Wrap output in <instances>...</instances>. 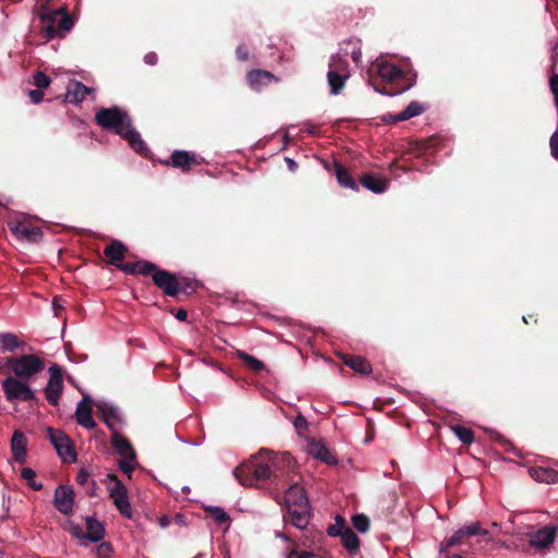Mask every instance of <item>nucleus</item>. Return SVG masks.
<instances>
[{"instance_id": "6e6552de", "label": "nucleus", "mask_w": 558, "mask_h": 558, "mask_svg": "<svg viewBox=\"0 0 558 558\" xmlns=\"http://www.w3.org/2000/svg\"><path fill=\"white\" fill-rule=\"evenodd\" d=\"M108 480L112 482V485L108 487L109 496L113 501V505L119 510L120 514L132 519V507L128 496V489L125 485L119 480L116 474H108Z\"/></svg>"}, {"instance_id": "9b49d317", "label": "nucleus", "mask_w": 558, "mask_h": 558, "mask_svg": "<svg viewBox=\"0 0 558 558\" xmlns=\"http://www.w3.org/2000/svg\"><path fill=\"white\" fill-rule=\"evenodd\" d=\"M2 389L5 393V398L8 401L13 400H23L31 401L34 400L35 393L31 389V387L22 383V379H17L15 377L9 376L2 381Z\"/></svg>"}, {"instance_id": "09e8293b", "label": "nucleus", "mask_w": 558, "mask_h": 558, "mask_svg": "<svg viewBox=\"0 0 558 558\" xmlns=\"http://www.w3.org/2000/svg\"><path fill=\"white\" fill-rule=\"evenodd\" d=\"M118 269L128 274V275H136V262L134 263H120L117 266Z\"/></svg>"}, {"instance_id": "49530a36", "label": "nucleus", "mask_w": 558, "mask_h": 558, "mask_svg": "<svg viewBox=\"0 0 558 558\" xmlns=\"http://www.w3.org/2000/svg\"><path fill=\"white\" fill-rule=\"evenodd\" d=\"M550 154L558 161V131H555L549 140Z\"/></svg>"}, {"instance_id": "0e129e2a", "label": "nucleus", "mask_w": 558, "mask_h": 558, "mask_svg": "<svg viewBox=\"0 0 558 558\" xmlns=\"http://www.w3.org/2000/svg\"><path fill=\"white\" fill-rule=\"evenodd\" d=\"M532 317H533L532 315H529V318H527V317H525V316H523V320H524V323H525V324H529V322H531V318H532Z\"/></svg>"}, {"instance_id": "f3484780", "label": "nucleus", "mask_w": 558, "mask_h": 558, "mask_svg": "<svg viewBox=\"0 0 558 558\" xmlns=\"http://www.w3.org/2000/svg\"><path fill=\"white\" fill-rule=\"evenodd\" d=\"M177 279L178 276L165 269H160L154 274L153 282L166 295L177 298Z\"/></svg>"}, {"instance_id": "0eeeda50", "label": "nucleus", "mask_w": 558, "mask_h": 558, "mask_svg": "<svg viewBox=\"0 0 558 558\" xmlns=\"http://www.w3.org/2000/svg\"><path fill=\"white\" fill-rule=\"evenodd\" d=\"M350 77L349 63L340 57H332L329 63L327 81L332 95H339Z\"/></svg>"}, {"instance_id": "774afa93", "label": "nucleus", "mask_w": 558, "mask_h": 558, "mask_svg": "<svg viewBox=\"0 0 558 558\" xmlns=\"http://www.w3.org/2000/svg\"><path fill=\"white\" fill-rule=\"evenodd\" d=\"M4 367H7L5 363H4V364H1V363H0V373H3V372H4Z\"/></svg>"}, {"instance_id": "b1692460", "label": "nucleus", "mask_w": 558, "mask_h": 558, "mask_svg": "<svg viewBox=\"0 0 558 558\" xmlns=\"http://www.w3.org/2000/svg\"><path fill=\"white\" fill-rule=\"evenodd\" d=\"M126 253L128 246L119 240H112L104 250V255L108 262L116 267L123 262Z\"/></svg>"}, {"instance_id": "dca6fc26", "label": "nucleus", "mask_w": 558, "mask_h": 558, "mask_svg": "<svg viewBox=\"0 0 558 558\" xmlns=\"http://www.w3.org/2000/svg\"><path fill=\"white\" fill-rule=\"evenodd\" d=\"M76 422L87 429L96 427V423L93 418V400L89 396L84 395L82 400L78 402L75 411Z\"/></svg>"}, {"instance_id": "412c9836", "label": "nucleus", "mask_w": 558, "mask_h": 558, "mask_svg": "<svg viewBox=\"0 0 558 558\" xmlns=\"http://www.w3.org/2000/svg\"><path fill=\"white\" fill-rule=\"evenodd\" d=\"M426 107L418 101H411L407 108L398 114H386L383 120L387 123H397L422 114Z\"/></svg>"}, {"instance_id": "58836bf2", "label": "nucleus", "mask_w": 558, "mask_h": 558, "mask_svg": "<svg viewBox=\"0 0 558 558\" xmlns=\"http://www.w3.org/2000/svg\"><path fill=\"white\" fill-rule=\"evenodd\" d=\"M159 270V267L148 260L136 262V275L150 276L154 279V274Z\"/></svg>"}, {"instance_id": "13d9d810", "label": "nucleus", "mask_w": 558, "mask_h": 558, "mask_svg": "<svg viewBox=\"0 0 558 558\" xmlns=\"http://www.w3.org/2000/svg\"><path fill=\"white\" fill-rule=\"evenodd\" d=\"M361 57H362V51H361V49H360V48L354 49V50L352 51V53H351V58H352V60H353L354 62H356V63H357V62H360Z\"/></svg>"}, {"instance_id": "bf43d9fd", "label": "nucleus", "mask_w": 558, "mask_h": 558, "mask_svg": "<svg viewBox=\"0 0 558 558\" xmlns=\"http://www.w3.org/2000/svg\"><path fill=\"white\" fill-rule=\"evenodd\" d=\"M284 160L290 171H295L298 169V163L293 159L286 157Z\"/></svg>"}, {"instance_id": "a19ab883", "label": "nucleus", "mask_w": 558, "mask_h": 558, "mask_svg": "<svg viewBox=\"0 0 558 558\" xmlns=\"http://www.w3.org/2000/svg\"><path fill=\"white\" fill-rule=\"evenodd\" d=\"M21 476L25 481H27L28 486L34 490H41L43 484L35 481L36 473L31 468H23L21 471Z\"/></svg>"}, {"instance_id": "c85d7f7f", "label": "nucleus", "mask_w": 558, "mask_h": 558, "mask_svg": "<svg viewBox=\"0 0 558 558\" xmlns=\"http://www.w3.org/2000/svg\"><path fill=\"white\" fill-rule=\"evenodd\" d=\"M98 413L101 417V420L105 422V424L108 426V428L113 433L116 430L114 424L121 422V416L119 414V411L117 408L101 402L97 404Z\"/></svg>"}, {"instance_id": "a878e982", "label": "nucleus", "mask_w": 558, "mask_h": 558, "mask_svg": "<svg viewBox=\"0 0 558 558\" xmlns=\"http://www.w3.org/2000/svg\"><path fill=\"white\" fill-rule=\"evenodd\" d=\"M246 81L250 87L254 90H260L264 86L272 81H277L275 75L265 70H252L246 75Z\"/></svg>"}, {"instance_id": "39448f33", "label": "nucleus", "mask_w": 558, "mask_h": 558, "mask_svg": "<svg viewBox=\"0 0 558 558\" xmlns=\"http://www.w3.org/2000/svg\"><path fill=\"white\" fill-rule=\"evenodd\" d=\"M284 501L290 515L291 523L303 530L310 522V502L307 495L298 482H293L286 490Z\"/></svg>"}, {"instance_id": "e433bc0d", "label": "nucleus", "mask_w": 558, "mask_h": 558, "mask_svg": "<svg viewBox=\"0 0 558 558\" xmlns=\"http://www.w3.org/2000/svg\"><path fill=\"white\" fill-rule=\"evenodd\" d=\"M450 429L453 434L465 445H471L474 441V432L462 425H450Z\"/></svg>"}, {"instance_id": "6e6d98bb", "label": "nucleus", "mask_w": 558, "mask_h": 558, "mask_svg": "<svg viewBox=\"0 0 558 558\" xmlns=\"http://www.w3.org/2000/svg\"><path fill=\"white\" fill-rule=\"evenodd\" d=\"M175 317L177 319H179L180 322H185L187 319V312L183 308H180L178 310V312L175 313Z\"/></svg>"}, {"instance_id": "393cba45", "label": "nucleus", "mask_w": 558, "mask_h": 558, "mask_svg": "<svg viewBox=\"0 0 558 558\" xmlns=\"http://www.w3.org/2000/svg\"><path fill=\"white\" fill-rule=\"evenodd\" d=\"M26 446L27 439L25 435L21 430H15L11 439V450L13 459L20 464H23L26 461Z\"/></svg>"}, {"instance_id": "f03ea898", "label": "nucleus", "mask_w": 558, "mask_h": 558, "mask_svg": "<svg viewBox=\"0 0 558 558\" xmlns=\"http://www.w3.org/2000/svg\"><path fill=\"white\" fill-rule=\"evenodd\" d=\"M95 122L104 130L111 131L126 140L130 147L138 154L148 150L141 134L133 128L130 114L118 106L100 108L95 114Z\"/></svg>"}, {"instance_id": "de8ad7c7", "label": "nucleus", "mask_w": 558, "mask_h": 558, "mask_svg": "<svg viewBox=\"0 0 558 558\" xmlns=\"http://www.w3.org/2000/svg\"><path fill=\"white\" fill-rule=\"evenodd\" d=\"M235 56L239 61H246L250 58V51L246 45L238 46L235 50Z\"/></svg>"}, {"instance_id": "f257e3e1", "label": "nucleus", "mask_w": 558, "mask_h": 558, "mask_svg": "<svg viewBox=\"0 0 558 558\" xmlns=\"http://www.w3.org/2000/svg\"><path fill=\"white\" fill-rule=\"evenodd\" d=\"M293 468V459L289 453L270 456L268 451L260 450L258 454L233 470L235 478L244 486H260L267 481L278 484L280 477L289 475Z\"/></svg>"}, {"instance_id": "2eb2a0df", "label": "nucleus", "mask_w": 558, "mask_h": 558, "mask_svg": "<svg viewBox=\"0 0 558 558\" xmlns=\"http://www.w3.org/2000/svg\"><path fill=\"white\" fill-rule=\"evenodd\" d=\"M74 490L71 486L59 485L54 490L53 505L62 514L69 515L73 511Z\"/></svg>"}, {"instance_id": "423d86ee", "label": "nucleus", "mask_w": 558, "mask_h": 558, "mask_svg": "<svg viewBox=\"0 0 558 558\" xmlns=\"http://www.w3.org/2000/svg\"><path fill=\"white\" fill-rule=\"evenodd\" d=\"M7 367L11 368L15 378L27 380L45 368L44 361L35 354H24L22 356H9L5 360Z\"/></svg>"}, {"instance_id": "ddd939ff", "label": "nucleus", "mask_w": 558, "mask_h": 558, "mask_svg": "<svg viewBox=\"0 0 558 558\" xmlns=\"http://www.w3.org/2000/svg\"><path fill=\"white\" fill-rule=\"evenodd\" d=\"M557 533L558 526L549 524L541 527L537 531L529 532L526 536L531 546L536 549H545L554 543Z\"/></svg>"}, {"instance_id": "338daca9", "label": "nucleus", "mask_w": 558, "mask_h": 558, "mask_svg": "<svg viewBox=\"0 0 558 558\" xmlns=\"http://www.w3.org/2000/svg\"><path fill=\"white\" fill-rule=\"evenodd\" d=\"M532 317H533L532 315H529V318H527V317H525V316H523V320H524V323H525V324H529V322H531V318H532Z\"/></svg>"}, {"instance_id": "4c0bfd02", "label": "nucleus", "mask_w": 558, "mask_h": 558, "mask_svg": "<svg viewBox=\"0 0 558 558\" xmlns=\"http://www.w3.org/2000/svg\"><path fill=\"white\" fill-rule=\"evenodd\" d=\"M238 356L245 364L246 367H248L255 373L260 372L265 368V364L262 361L254 357L253 355H250L244 351H239Z\"/></svg>"}, {"instance_id": "bb28decb", "label": "nucleus", "mask_w": 558, "mask_h": 558, "mask_svg": "<svg viewBox=\"0 0 558 558\" xmlns=\"http://www.w3.org/2000/svg\"><path fill=\"white\" fill-rule=\"evenodd\" d=\"M308 453L328 465L338 463L333 453L323 441H312L308 446Z\"/></svg>"}, {"instance_id": "1a4fd4ad", "label": "nucleus", "mask_w": 558, "mask_h": 558, "mask_svg": "<svg viewBox=\"0 0 558 558\" xmlns=\"http://www.w3.org/2000/svg\"><path fill=\"white\" fill-rule=\"evenodd\" d=\"M86 531L75 523H70L69 532L72 536L78 539H87L92 543H97L105 537L106 530L104 523L95 519L94 517H86Z\"/></svg>"}, {"instance_id": "4be33fe9", "label": "nucleus", "mask_w": 558, "mask_h": 558, "mask_svg": "<svg viewBox=\"0 0 558 558\" xmlns=\"http://www.w3.org/2000/svg\"><path fill=\"white\" fill-rule=\"evenodd\" d=\"M93 93V88L85 86L82 82L74 81L69 85L66 93L62 96V101L78 104L83 101L87 95Z\"/></svg>"}, {"instance_id": "5701e85b", "label": "nucleus", "mask_w": 558, "mask_h": 558, "mask_svg": "<svg viewBox=\"0 0 558 558\" xmlns=\"http://www.w3.org/2000/svg\"><path fill=\"white\" fill-rule=\"evenodd\" d=\"M111 445L121 458L136 460V453L131 441L117 430H113L111 435Z\"/></svg>"}, {"instance_id": "473e14b6", "label": "nucleus", "mask_w": 558, "mask_h": 558, "mask_svg": "<svg viewBox=\"0 0 558 558\" xmlns=\"http://www.w3.org/2000/svg\"><path fill=\"white\" fill-rule=\"evenodd\" d=\"M23 344L14 333H0V349L2 351L13 352L15 349L23 347Z\"/></svg>"}, {"instance_id": "37998d69", "label": "nucleus", "mask_w": 558, "mask_h": 558, "mask_svg": "<svg viewBox=\"0 0 558 558\" xmlns=\"http://www.w3.org/2000/svg\"><path fill=\"white\" fill-rule=\"evenodd\" d=\"M51 83L50 77L41 71H36L33 75V84L39 88H47Z\"/></svg>"}, {"instance_id": "4468645a", "label": "nucleus", "mask_w": 558, "mask_h": 558, "mask_svg": "<svg viewBox=\"0 0 558 558\" xmlns=\"http://www.w3.org/2000/svg\"><path fill=\"white\" fill-rule=\"evenodd\" d=\"M9 229L16 239L25 240L31 243H38L44 235L39 227L26 221L9 223Z\"/></svg>"}, {"instance_id": "cd10ccee", "label": "nucleus", "mask_w": 558, "mask_h": 558, "mask_svg": "<svg viewBox=\"0 0 558 558\" xmlns=\"http://www.w3.org/2000/svg\"><path fill=\"white\" fill-rule=\"evenodd\" d=\"M343 364L362 375H369L373 371L371 363L361 355L341 354Z\"/></svg>"}, {"instance_id": "aec40b11", "label": "nucleus", "mask_w": 558, "mask_h": 558, "mask_svg": "<svg viewBox=\"0 0 558 558\" xmlns=\"http://www.w3.org/2000/svg\"><path fill=\"white\" fill-rule=\"evenodd\" d=\"M550 46V71L551 74L549 76L548 83H549V89L554 96L555 105H558V74L555 73L556 64H557V57H558V36H554L549 40Z\"/></svg>"}, {"instance_id": "72a5a7b5", "label": "nucleus", "mask_w": 558, "mask_h": 558, "mask_svg": "<svg viewBox=\"0 0 558 558\" xmlns=\"http://www.w3.org/2000/svg\"><path fill=\"white\" fill-rule=\"evenodd\" d=\"M197 289V282L186 277H178L177 279V298L179 294L191 295Z\"/></svg>"}, {"instance_id": "79ce46f5", "label": "nucleus", "mask_w": 558, "mask_h": 558, "mask_svg": "<svg viewBox=\"0 0 558 558\" xmlns=\"http://www.w3.org/2000/svg\"><path fill=\"white\" fill-rule=\"evenodd\" d=\"M353 526L361 533H365L369 529V519L365 514H355L352 518Z\"/></svg>"}, {"instance_id": "2f4dec72", "label": "nucleus", "mask_w": 558, "mask_h": 558, "mask_svg": "<svg viewBox=\"0 0 558 558\" xmlns=\"http://www.w3.org/2000/svg\"><path fill=\"white\" fill-rule=\"evenodd\" d=\"M335 174L339 184L343 187L359 191V185L351 177L350 172L340 162H335Z\"/></svg>"}, {"instance_id": "e2e57ef3", "label": "nucleus", "mask_w": 558, "mask_h": 558, "mask_svg": "<svg viewBox=\"0 0 558 558\" xmlns=\"http://www.w3.org/2000/svg\"><path fill=\"white\" fill-rule=\"evenodd\" d=\"M158 521L161 527H166L169 524V518L167 515H161Z\"/></svg>"}, {"instance_id": "6ab92c4d", "label": "nucleus", "mask_w": 558, "mask_h": 558, "mask_svg": "<svg viewBox=\"0 0 558 558\" xmlns=\"http://www.w3.org/2000/svg\"><path fill=\"white\" fill-rule=\"evenodd\" d=\"M488 531L483 529L481 522H472L471 524L463 525L460 527L453 535L450 536L449 544L460 545L470 536H486L488 535Z\"/></svg>"}, {"instance_id": "ea45409f", "label": "nucleus", "mask_w": 558, "mask_h": 558, "mask_svg": "<svg viewBox=\"0 0 558 558\" xmlns=\"http://www.w3.org/2000/svg\"><path fill=\"white\" fill-rule=\"evenodd\" d=\"M347 529H349V526H347L344 518L337 515L336 523L328 526L327 533L329 536H341Z\"/></svg>"}, {"instance_id": "4d7b16f0", "label": "nucleus", "mask_w": 558, "mask_h": 558, "mask_svg": "<svg viewBox=\"0 0 558 558\" xmlns=\"http://www.w3.org/2000/svg\"><path fill=\"white\" fill-rule=\"evenodd\" d=\"M449 542H450V537H448V538L444 539V542H442V543H441V545H440V551H441V553H445V551H447L450 547L456 546V544H449Z\"/></svg>"}, {"instance_id": "f8f14e48", "label": "nucleus", "mask_w": 558, "mask_h": 558, "mask_svg": "<svg viewBox=\"0 0 558 558\" xmlns=\"http://www.w3.org/2000/svg\"><path fill=\"white\" fill-rule=\"evenodd\" d=\"M49 374L50 377L45 388V397L51 405L57 407L63 391L62 369L58 364H53L49 367Z\"/></svg>"}, {"instance_id": "8fccbe9b", "label": "nucleus", "mask_w": 558, "mask_h": 558, "mask_svg": "<svg viewBox=\"0 0 558 558\" xmlns=\"http://www.w3.org/2000/svg\"><path fill=\"white\" fill-rule=\"evenodd\" d=\"M28 97L33 104H39L44 99V92L39 88L28 92Z\"/></svg>"}, {"instance_id": "a18cd8bd", "label": "nucleus", "mask_w": 558, "mask_h": 558, "mask_svg": "<svg viewBox=\"0 0 558 558\" xmlns=\"http://www.w3.org/2000/svg\"><path fill=\"white\" fill-rule=\"evenodd\" d=\"M112 551H113V548H112L111 543H109V542H102L96 548V553L99 558H109L110 555L112 554Z\"/></svg>"}, {"instance_id": "9d476101", "label": "nucleus", "mask_w": 558, "mask_h": 558, "mask_svg": "<svg viewBox=\"0 0 558 558\" xmlns=\"http://www.w3.org/2000/svg\"><path fill=\"white\" fill-rule=\"evenodd\" d=\"M47 433L49 440L63 462H73L76 460V452L73 444L64 432L48 427Z\"/></svg>"}, {"instance_id": "c03bdc74", "label": "nucleus", "mask_w": 558, "mask_h": 558, "mask_svg": "<svg viewBox=\"0 0 558 558\" xmlns=\"http://www.w3.org/2000/svg\"><path fill=\"white\" fill-rule=\"evenodd\" d=\"M135 466H136L135 460L121 458V460L119 461L120 470L123 473L128 474L129 477H131V473L135 470Z\"/></svg>"}, {"instance_id": "c756f323", "label": "nucleus", "mask_w": 558, "mask_h": 558, "mask_svg": "<svg viewBox=\"0 0 558 558\" xmlns=\"http://www.w3.org/2000/svg\"><path fill=\"white\" fill-rule=\"evenodd\" d=\"M360 182L364 187L376 194L384 193L389 185L388 180L372 173H364L360 178Z\"/></svg>"}, {"instance_id": "7ed1b4c3", "label": "nucleus", "mask_w": 558, "mask_h": 558, "mask_svg": "<svg viewBox=\"0 0 558 558\" xmlns=\"http://www.w3.org/2000/svg\"><path fill=\"white\" fill-rule=\"evenodd\" d=\"M37 15L41 22L40 32L47 40L64 37L74 26V20L65 5L52 10L44 3L39 7Z\"/></svg>"}, {"instance_id": "603ef678", "label": "nucleus", "mask_w": 558, "mask_h": 558, "mask_svg": "<svg viewBox=\"0 0 558 558\" xmlns=\"http://www.w3.org/2000/svg\"><path fill=\"white\" fill-rule=\"evenodd\" d=\"M89 477V473L85 469H81L76 474V482L80 485H84Z\"/></svg>"}, {"instance_id": "f704fd0d", "label": "nucleus", "mask_w": 558, "mask_h": 558, "mask_svg": "<svg viewBox=\"0 0 558 558\" xmlns=\"http://www.w3.org/2000/svg\"><path fill=\"white\" fill-rule=\"evenodd\" d=\"M342 545L350 551L355 553L360 547V538L353 532L352 529L344 530V533L340 536Z\"/></svg>"}, {"instance_id": "20e7f679", "label": "nucleus", "mask_w": 558, "mask_h": 558, "mask_svg": "<svg viewBox=\"0 0 558 558\" xmlns=\"http://www.w3.org/2000/svg\"><path fill=\"white\" fill-rule=\"evenodd\" d=\"M377 75L386 85L379 86L373 83V86L376 92L387 96H395L410 89L415 84L416 77V74H413L412 77L408 78L400 68L388 61H381L377 64Z\"/></svg>"}, {"instance_id": "5fc2aeb1", "label": "nucleus", "mask_w": 558, "mask_h": 558, "mask_svg": "<svg viewBox=\"0 0 558 558\" xmlns=\"http://www.w3.org/2000/svg\"><path fill=\"white\" fill-rule=\"evenodd\" d=\"M294 426L296 429H305L307 427V422L304 416L298 415L294 420Z\"/></svg>"}, {"instance_id": "a211bd4d", "label": "nucleus", "mask_w": 558, "mask_h": 558, "mask_svg": "<svg viewBox=\"0 0 558 558\" xmlns=\"http://www.w3.org/2000/svg\"><path fill=\"white\" fill-rule=\"evenodd\" d=\"M201 160L192 151L186 150H174L171 154V160L166 165H171L173 168L180 169L183 172H187L192 167L199 165Z\"/></svg>"}, {"instance_id": "052dcab7", "label": "nucleus", "mask_w": 558, "mask_h": 558, "mask_svg": "<svg viewBox=\"0 0 558 558\" xmlns=\"http://www.w3.org/2000/svg\"><path fill=\"white\" fill-rule=\"evenodd\" d=\"M305 131H306L308 134H311V135H315V134L317 133L318 129H317V126H315V125H312V124L306 123V124H305Z\"/></svg>"}, {"instance_id": "864d4df0", "label": "nucleus", "mask_w": 558, "mask_h": 558, "mask_svg": "<svg viewBox=\"0 0 558 558\" xmlns=\"http://www.w3.org/2000/svg\"><path fill=\"white\" fill-rule=\"evenodd\" d=\"M144 61L148 65H156L158 62V56L155 52H148L145 54Z\"/></svg>"}, {"instance_id": "680f3d73", "label": "nucleus", "mask_w": 558, "mask_h": 558, "mask_svg": "<svg viewBox=\"0 0 558 558\" xmlns=\"http://www.w3.org/2000/svg\"><path fill=\"white\" fill-rule=\"evenodd\" d=\"M52 305H53V310H54L56 315H58V312L63 308V306L59 304V299L58 298L53 299Z\"/></svg>"}, {"instance_id": "7c9ffc66", "label": "nucleus", "mask_w": 558, "mask_h": 558, "mask_svg": "<svg viewBox=\"0 0 558 558\" xmlns=\"http://www.w3.org/2000/svg\"><path fill=\"white\" fill-rule=\"evenodd\" d=\"M529 473L536 482L546 484L558 483V471L555 469L535 466L531 468Z\"/></svg>"}, {"instance_id": "69168bd1", "label": "nucleus", "mask_w": 558, "mask_h": 558, "mask_svg": "<svg viewBox=\"0 0 558 558\" xmlns=\"http://www.w3.org/2000/svg\"><path fill=\"white\" fill-rule=\"evenodd\" d=\"M532 317H533L532 315H529V318H527V317H525V316H523V320H524V323H525V324H529V322H531V318H532Z\"/></svg>"}, {"instance_id": "3c124183", "label": "nucleus", "mask_w": 558, "mask_h": 558, "mask_svg": "<svg viewBox=\"0 0 558 558\" xmlns=\"http://www.w3.org/2000/svg\"><path fill=\"white\" fill-rule=\"evenodd\" d=\"M291 554L295 555L296 558H324L319 554H316V553H313V551H308V550H302V551L293 550Z\"/></svg>"}, {"instance_id": "c9c22d12", "label": "nucleus", "mask_w": 558, "mask_h": 558, "mask_svg": "<svg viewBox=\"0 0 558 558\" xmlns=\"http://www.w3.org/2000/svg\"><path fill=\"white\" fill-rule=\"evenodd\" d=\"M205 512L219 524L230 525V515L220 507L208 506L204 508Z\"/></svg>"}]
</instances>
